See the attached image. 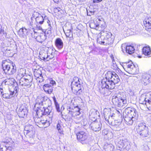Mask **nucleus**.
<instances>
[{"instance_id":"10","label":"nucleus","mask_w":151,"mask_h":151,"mask_svg":"<svg viewBox=\"0 0 151 151\" xmlns=\"http://www.w3.org/2000/svg\"><path fill=\"white\" fill-rule=\"evenodd\" d=\"M104 35L105 36L104 42L105 43V45H110L112 44L114 40L113 37L112 36V34L110 32L107 31L104 32Z\"/></svg>"},{"instance_id":"40","label":"nucleus","mask_w":151,"mask_h":151,"mask_svg":"<svg viewBox=\"0 0 151 151\" xmlns=\"http://www.w3.org/2000/svg\"><path fill=\"white\" fill-rule=\"evenodd\" d=\"M113 75V72H112L110 71L107 72V73L105 75L106 78L105 80H111Z\"/></svg>"},{"instance_id":"41","label":"nucleus","mask_w":151,"mask_h":151,"mask_svg":"<svg viewBox=\"0 0 151 151\" xmlns=\"http://www.w3.org/2000/svg\"><path fill=\"white\" fill-rule=\"evenodd\" d=\"M29 25L31 27H38L37 23H36L35 20H34L32 17H31L29 21Z\"/></svg>"},{"instance_id":"30","label":"nucleus","mask_w":151,"mask_h":151,"mask_svg":"<svg viewBox=\"0 0 151 151\" xmlns=\"http://www.w3.org/2000/svg\"><path fill=\"white\" fill-rule=\"evenodd\" d=\"M64 32L67 37L69 38V41L73 40V34L72 31L70 29L67 30Z\"/></svg>"},{"instance_id":"38","label":"nucleus","mask_w":151,"mask_h":151,"mask_svg":"<svg viewBox=\"0 0 151 151\" xmlns=\"http://www.w3.org/2000/svg\"><path fill=\"white\" fill-rule=\"evenodd\" d=\"M10 67L8 74L11 75L14 74L16 71V66L14 65L10 64Z\"/></svg>"},{"instance_id":"26","label":"nucleus","mask_w":151,"mask_h":151,"mask_svg":"<svg viewBox=\"0 0 151 151\" xmlns=\"http://www.w3.org/2000/svg\"><path fill=\"white\" fill-rule=\"evenodd\" d=\"M144 23L146 29H151V18L146 19Z\"/></svg>"},{"instance_id":"8","label":"nucleus","mask_w":151,"mask_h":151,"mask_svg":"<svg viewBox=\"0 0 151 151\" xmlns=\"http://www.w3.org/2000/svg\"><path fill=\"white\" fill-rule=\"evenodd\" d=\"M141 104H145L149 110H151V94L147 93L145 96H142L139 100Z\"/></svg>"},{"instance_id":"44","label":"nucleus","mask_w":151,"mask_h":151,"mask_svg":"<svg viewBox=\"0 0 151 151\" xmlns=\"http://www.w3.org/2000/svg\"><path fill=\"white\" fill-rule=\"evenodd\" d=\"M102 132L104 134L107 135L108 138L111 139L113 137L112 133L111 132H108V130L106 129L103 130Z\"/></svg>"},{"instance_id":"33","label":"nucleus","mask_w":151,"mask_h":151,"mask_svg":"<svg viewBox=\"0 0 151 151\" xmlns=\"http://www.w3.org/2000/svg\"><path fill=\"white\" fill-rule=\"evenodd\" d=\"M113 76L112 77L111 81H113L115 84L118 83L120 81V79L118 75L115 72H113Z\"/></svg>"},{"instance_id":"25","label":"nucleus","mask_w":151,"mask_h":151,"mask_svg":"<svg viewBox=\"0 0 151 151\" xmlns=\"http://www.w3.org/2000/svg\"><path fill=\"white\" fill-rule=\"evenodd\" d=\"M55 44L56 47L59 49L62 48L63 46V43L60 38H57L55 41Z\"/></svg>"},{"instance_id":"24","label":"nucleus","mask_w":151,"mask_h":151,"mask_svg":"<svg viewBox=\"0 0 151 151\" xmlns=\"http://www.w3.org/2000/svg\"><path fill=\"white\" fill-rule=\"evenodd\" d=\"M143 53L148 57H151V49L149 46L144 47L142 49Z\"/></svg>"},{"instance_id":"58","label":"nucleus","mask_w":151,"mask_h":151,"mask_svg":"<svg viewBox=\"0 0 151 151\" xmlns=\"http://www.w3.org/2000/svg\"><path fill=\"white\" fill-rule=\"evenodd\" d=\"M87 11V15L88 16H91V14H92L93 13V12H91L89 11V12H88L87 10H86Z\"/></svg>"},{"instance_id":"12","label":"nucleus","mask_w":151,"mask_h":151,"mask_svg":"<svg viewBox=\"0 0 151 151\" xmlns=\"http://www.w3.org/2000/svg\"><path fill=\"white\" fill-rule=\"evenodd\" d=\"M88 125L95 132L100 131L101 128L102 124L99 122H90L88 123Z\"/></svg>"},{"instance_id":"22","label":"nucleus","mask_w":151,"mask_h":151,"mask_svg":"<svg viewBox=\"0 0 151 151\" xmlns=\"http://www.w3.org/2000/svg\"><path fill=\"white\" fill-rule=\"evenodd\" d=\"M77 138L82 144L85 143V134L83 132H80L77 134Z\"/></svg>"},{"instance_id":"28","label":"nucleus","mask_w":151,"mask_h":151,"mask_svg":"<svg viewBox=\"0 0 151 151\" xmlns=\"http://www.w3.org/2000/svg\"><path fill=\"white\" fill-rule=\"evenodd\" d=\"M10 145L8 144H4V146L6 147V151H11L12 149H14L15 147V144L13 141H10Z\"/></svg>"},{"instance_id":"43","label":"nucleus","mask_w":151,"mask_h":151,"mask_svg":"<svg viewBox=\"0 0 151 151\" xmlns=\"http://www.w3.org/2000/svg\"><path fill=\"white\" fill-rule=\"evenodd\" d=\"M89 26L91 28L98 30L99 25V24H96L94 22H93L90 24Z\"/></svg>"},{"instance_id":"39","label":"nucleus","mask_w":151,"mask_h":151,"mask_svg":"<svg viewBox=\"0 0 151 151\" xmlns=\"http://www.w3.org/2000/svg\"><path fill=\"white\" fill-rule=\"evenodd\" d=\"M105 38L104 36H101L98 37L97 39V43L100 44L105 45V43L104 42Z\"/></svg>"},{"instance_id":"18","label":"nucleus","mask_w":151,"mask_h":151,"mask_svg":"<svg viewBox=\"0 0 151 151\" xmlns=\"http://www.w3.org/2000/svg\"><path fill=\"white\" fill-rule=\"evenodd\" d=\"M150 75L147 73H143L142 76L141 81L145 85L148 84L150 82Z\"/></svg>"},{"instance_id":"37","label":"nucleus","mask_w":151,"mask_h":151,"mask_svg":"<svg viewBox=\"0 0 151 151\" xmlns=\"http://www.w3.org/2000/svg\"><path fill=\"white\" fill-rule=\"evenodd\" d=\"M35 20L36 23H37V25H38V24H42L44 21L43 17L41 15L40 16V17H38L35 18Z\"/></svg>"},{"instance_id":"31","label":"nucleus","mask_w":151,"mask_h":151,"mask_svg":"<svg viewBox=\"0 0 151 151\" xmlns=\"http://www.w3.org/2000/svg\"><path fill=\"white\" fill-rule=\"evenodd\" d=\"M39 54V57L41 60H43L45 61H46L47 52L44 50H42L40 52Z\"/></svg>"},{"instance_id":"1","label":"nucleus","mask_w":151,"mask_h":151,"mask_svg":"<svg viewBox=\"0 0 151 151\" xmlns=\"http://www.w3.org/2000/svg\"><path fill=\"white\" fill-rule=\"evenodd\" d=\"M124 115L125 122L129 125H132L134 121L137 119L138 114L136 110L134 108L128 107L124 110Z\"/></svg>"},{"instance_id":"46","label":"nucleus","mask_w":151,"mask_h":151,"mask_svg":"<svg viewBox=\"0 0 151 151\" xmlns=\"http://www.w3.org/2000/svg\"><path fill=\"white\" fill-rule=\"evenodd\" d=\"M40 16H41V15L38 13V12H34L32 15V17L33 18L35 19V18L38 17H40Z\"/></svg>"},{"instance_id":"47","label":"nucleus","mask_w":151,"mask_h":151,"mask_svg":"<svg viewBox=\"0 0 151 151\" xmlns=\"http://www.w3.org/2000/svg\"><path fill=\"white\" fill-rule=\"evenodd\" d=\"M13 141L12 139L9 138H7L5 141L2 142L4 143V144H8L10 145L11 144L10 143V141Z\"/></svg>"},{"instance_id":"50","label":"nucleus","mask_w":151,"mask_h":151,"mask_svg":"<svg viewBox=\"0 0 151 151\" xmlns=\"http://www.w3.org/2000/svg\"><path fill=\"white\" fill-rule=\"evenodd\" d=\"M19 32H22V34H24L27 32V29L24 27H22L20 29L19 31Z\"/></svg>"},{"instance_id":"53","label":"nucleus","mask_w":151,"mask_h":151,"mask_svg":"<svg viewBox=\"0 0 151 151\" xmlns=\"http://www.w3.org/2000/svg\"><path fill=\"white\" fill-rule=\"evenodd\" d=\"M4 145L3 142H0V151H3V147Z\"/></svg>"},{"instance_id":"49","label":"nucleus","mask_w":151,"mask_h":151,"mask_svg":"<svg viewBox=\"0 0 151 151\" xmlns=\"http://www.w3.org/2000/svg\"><path fill=\"white\" fill-rule=\"evenodd\" d=\"M138 73V71L137 70L136 68L135 67V68H133L129 73L132 74H135L137 73Z\"/></svg>"},{"instance_id":"64","label":"nucleus","mask_w":151,"mask_h":151,"mask_svg":"<svg viewBox=\"0 0 151 151\" xmlns=\"http://www.w3.org/2000/svg\"><path fill=\"white\" fill-rule=\"evenodd\" d=\"M149 117L150 120L151 121V114L150 116H149Z\"/></svg>"},{"instance_id":"23","label":"nucleus","mask_w":151,"mask_h":151,"mask_svg":"<svg viewBox=\"0 0 151 151\" xmlns=\"http://www.w3.org/2000/svg\"><path fill=\"white\" fill-rule=\"evenodd\" d=\"M45 91L48 94H50L53 91L52 86L49 84H45L43 86Z\"/></svg>"},{"instance_id":"11","label":"nucleus","mask_w":151,"mask_h":151,"mask_svg":"<svg viewBox=\"0 0 151 151\" xmlns=\"http://www.w3.org/2000/svg\"><path fill=\"white\" fill-rule=\"evenodd\" d=\"M101 84H103V87H106L108 89H112L114 88L115 84L111 80H102Z\"/></svg>"},{"instance_id":"55","label":"nucleus","mask_w":151,"mask_h":151,"mask_svg":"<svg viewBox=\"0 0 151 151\" xmlns=\"http://www.w3.org/2000/svg\"><path fill=\"white\" fill-rule=\"evenodd\" d=\"M5 34V32L4 30L2 29V26L0 25V34Z\"/></svg>"},{"instance_id":"27","label":"nucleus","mask_w":151,"mask_h":151,"mask_svg":"<svg viewBox=\"0 0 151 151\" xmlns=\"http://www.w3.org/2000/svg\"><path fill=\"white\" fill-rule=\"evenodd\" d=\"M49 117L47 116H42V117H39L41 118L40 122L43 125L49 126L50 125L49 122L47 118Z\"/></svg>"},{"instance_id":"34","label":"nucleus","mask_w":151,"mask_h":151,"mask_svg":"<svg viewBox=\"0 0 151 151\" xmlns=\"http://www.w3.org/2000/svg\"><path fill=\"white\" fill-rule=\"evenodd\" d=\"M15 80L14 78H11L6 79L3 82L6 85H12L14 83Z\"/></svg>"},{"instance_id":"4","label":"nucleus","mask_w":151,"mask_h":151,"mask_svg":"<svg viewBox=\"0 0 151 151\" xmlns=\"http://www.w3.org/2000/svg\"><path fill=\"white\" fill-rule=\"evenodd\" d=\"M137 130L138 135L142 138L147 137L150 134L148 127L144 122L140 123L138 124Z\"/></svg>"},{"instance_id":"60","label":"nucleus","mask_w":151,"mask_h":151,"mask_svg":"<svg viewBox=\"0 0 151 151\" xmlns=\"http://www.w3.org/2000/svg\"><path fill=\"white\" fill-rule=\"evenodd\" d=\"M55 81H51L50 82V84L52 85V86L54 85V84H55Z\"/></svg>"},{"instance_id":"61","label":"nucleus","mask_w":151,"mask_h":151,"mask_svg":"<svg viewBox=\"0 0 151 151\" xmlns=\"http://www.w3.org/2000/svg\"><path fill=\"white\" fill-rule=\"evenodd\" d=\"M114 66L115 68H114L113 69H114L116 70L117 69V68H118V67L117 66V65L116 64H114Z\"/></svg>"},{"instance_id":"19","label":"nucleus","mask_w":151,"mask_h":151,"mask_svg":"<svg viewBox=\"0 0 151 151\" xmlns=\"http://www.w3.org/2000/svg\"><path fill=\"white\" fill-rule=\"evenodd\" d=\"M34 75L39 82H42L43 81L44 79L41 70H35L34 71Z\"/></svg>"},{"instance_id":"9","label":"nucleus","mask_w":151,"mask_h":151,"mask_svg":"<svg viewBox=\"0 0 151 151\" xmlns=\"http://www.w3.org/2000/svg\"><path fill=\"white\" fill-rule=\"evenodd\" d=\"M24 133L29 137L34 136L35 131L34 127L32 125H27L24 127Z\"/></svg>"},{"instance_id":"3","label":"nucleus","mask_w":151,"mask_h":151,"mask_svg":"<svg viewBox=\"0 0 151 151\" xmlns=\"http://www.w3.org/2000/svg\"><path fill=\"white\" fill-rule=\"evenodd\" d=\"M71 83V89L73 93L76 95L81 94L84 88L80 83L78 78L77 77H74Z\"/></svg>"},{"instance_id":"14","label":"nucleus","mask_w":151,"mask_h":151,"mask_svg":"<svg viewBox=\"0 0 151 151\" xmlns=\"http://www.w3.org/2000/svg\"><path fill=\"white\" fill-rule=\"evenodd\" d=\"M68 111H69L68 114L71 116L75 117L79 115L80 113V109L77 106L74 107V109L70 107L69 108Z\"/></svg>"},{"instance_id":"56","label":"nucleus","mask_w":151,"mask_h":151,"mask_svg":"<svg viewBox=\"0 0 151 151\" xmlns=\"http://www.w3.org/2000/svg\"><path fill=\"white\" fill-rule=\"evenodd\" d=\"M54 9V11L56 12H59L61 10V9L59 7L55 8Z\"/></svg>"},{"instance_id":"17","label":"nucleus","mask_w":151,"mask_h":151,"mask_svg":"<svg viewBox=\"0 0 151 151\" xmlns=\"http://www.w3.org/2000/svg\"><path fill=\"white\" fill-rule=\"evenodd\" d=\"M124 70L129 73L133 68H135V66L133 64H130L129 63H122L121 64Z\"/></svg>"},{"instance_id":"16","label":"nucleus","mask_w":151,"mask_h":151,"mask_svg":"<svg viewBox=\"0 0 151 151\" xmlns=\"http://www.w3.org/2000/svg\"><path fill=\"white\" fill-rule=\"evenodd\" d=\"M89 119L93 122L96 119L97 116H99V112L94 109H91L89 113Z\"/></svg>"},{"instance_id":"63","label":"nucleus","mask_w":151,"mask_h":151,"mask_svg":"<svg viewBox=\"0 0 151 151\" xmlns=\"http://www.w3.org/2000/svg\"><path fill=\"white\" fill-rule=\"evenodd\" d=\"M43 102H44V101H43V102L42 101L41 102L39 103V104L41 105L42 106H43Z\"/></svg>"},{"instance_id":"6","label":"nucleus","mask_w":151,"mask_h":151,"mask_svg":"<svg viewBox=\"0 0 151 151\" xmlns=\"http://www.w3.org/2000/svg\"><path fill=\"white\" fill-rule=\"evenodd\" d=\"M115 143L117 147L119 148V150L121 149H126V150L129 148V144L127 139L122 137L118 138L115 141Z\"/></svg>"},{"instance_id":"21","label":"nucleus","mask_w":151,"mask_h":151,"mask_svg":"<svg viewBox=\"0 0 151 151\" xmlns=\"http://www.w3.org/2000/svg\"><path fill=\"white\" fill-rule=\"evenodd\" d=\"M56 50L53 48H48L47 53V56L46 57V61H48L49 60L52 59L54 56Z\"/></svg>"},{"instance_id":"15","label":"nucleus","mask_w":151,"mask_h":151,"mask_svg":"<svg viewBox=\"0 0 151 151\" xmlns=\"http://www.w3.org/2000/svg\"><path fill=\"white\" fill-rule=\"evenodd\" d=\"M27 112V108L25 105L22 104L19 108L18 114L19 117H24Z\"/></svg>"},{"instance_id":"20","label":"nucleus","mask_w":151,"mask_h":151,"mask_svg":"<svg viewBox=\"0 0 151 151\" xmlns=\"http://www.w3.org/2000/svg\"><path fill=\"white\" fill-rule=\"evenodd\" d=\"M122 51L123 52V48L124 49L126 50V52L127 53L129 54H131L133 53L134 51V48L133 46L132 45H128L126 46L124 44H122L121 46Z\"/></svg>"},{"instance_id":"52","label":"nucleus","mask_w":151,"mask_h":151,"mask_svg":"<svg viewBox=\"0 0 151 151\" xmlns=\"http://www.w3.org/2000/svg\"><path fill=\"white\" fill-rule=\"evenodd\" d=\"M55 104V106L56 108L57 111L58 112H60V108L59 105L58 104V103Z\"/></svg>"},{"instance_id":"29","label":"nucleus","mask_w":151,"mask_h":151,"mask_svg":"<svg viewBox=\"0 0 151 151\" xmlns=\"http://www.w3.org/2000/svg\"><path fill=\"white\" fill-rule=\"evenodd\" d=\"M15 93L14 90L13 91H9L7 93H6L3 94L2 96L4 98L9 99L11 98L13 96Z\"/></svg>"},{"instance_id":"45","label":"nucleus","mask_w":151,"mask_h":151,"mask_svg":"<svg viewBox=\"0 0 151 151\" xmlns=\"http://www.w3.org/2000/svg\"><path fill=\"white\" fill-rule=\"evenodd\" d=\"M57 129L59 133L61 134H63V129L62 128L61 126H60V124H59V123L57 124Z\"/></svg>"},{"instance_id":"36","label":"nucleus","mask_w":151,"mask_h":151,"mask_svg":"<svg viewBox=\"0 0 151 151\" xmlns=\"http://www.w3.org/2000/svg\"><path fill=\"white\" fill-rule=\"evenodd\" d=\"M104 147L105 151H112L114 147L112 144H106Z\"/></svg>"},{"instance_id":"62","label":"nucleus","mask_w":151,"mask_h":151,"mask_svg":"<svg viewBox=\"0 0 151 151\" xmlns=\"http://www.w3.org/2000/svg\"><path fill=\"white\" fill-rule=\"evenodd\" d=\"M47 22L48 23V25L50 26V27H51L50 24V21L49 20H48Z\"/></svg>"},{"instance_id":"48","label":"nucleus","mask_w":151,"mask_h":151,"mask_svg":"<svg viewBox=\"0 0 151 151\" xmlns=\"http://www.w3.org/2000/svg\"><path fill=\"white\" fill-rule=\"evenodd\" d=\"M23 74L21 73H19L18 74H17L16 76V78L19 81V82L20 81V79L22 78H23Z\"/></svg>"},{"instance_id":"2","label":"nucleus","mask_w":151,"mask_h":151,"mask_svg":"<svg viewBox=\"0 0 151 151\" xmlns=\"http://www.w3.org/2000/svg\"><path fill=\"white\" fill-rule=\"evenodd\" d=\"M104 116L105 121L110 125L113 126H119L121 124L122 121L121 120H114L115 114H111L110 109H104Z\"/></svg>"},{"instance_id":"51","label":"nucleus","mask_w":151,"mask_h":151,"mask_svg":"<svg viewBox=\"0 0 151 151\" xmlns=\"http://www.w3.org/2000/svg\"><path fill=\"white\" fill-rule=\"evenodd\" d=\"M37 35V33L35 32L34 30V32L32 33V37L35 38L36 39H37V37L38 36Z\"/></svg>"},{"instance_id":"13","label":"nucleus","mask_w":151,"mask_h":151,"mask_svg":"<svg viewBox=\"0 0 151 151\" xmlns=\"http://www.w3.org/2000/svg\"><path fill=\"white\" fill-rule=\"evenodd\" d=\"M32 79L31 77L29 78H22L19 83L21 86L29 88L32 86Z\"/></svg>"},{"instance_id":"42","label":"nucleus","mask_w":151,"mask_h":151,"mask_svg":"<svg viewBox=\"0 0 151 151\" xmlns=\"http://www.w3.org/2000/svg\"><path fill=\"white\" fill-rule=\"evenodd\" d=\"M3 69L4 72L6 73L9 74V72L10 70V65H6L3 66L2 65Z\"/></svg>"},{"instance_id":"54","label":"nucleus","mask_w":151,"mask_h":151,"mask_svg":"<svg viewBox=\"0 0 151 151\" xmlns=\"http://www.w3.org/2000/svg\"><path fill=\"white\" fill-rule=\"evenodd\" d=\"M52 27H50V29H49L48 30H47L45 31V33L44 34H45L46 33V32L47 34H51V28H52Z\"/></svg>"},{"instance_id":"5","label":"nucleus","mask_w":151,"mask_h":151,"mask_svg":"<svg viewBox=\"0 0 151 151\" xmlns=\"http://www.w3.org/2000/svg\"><path fill=\"white\" fill-rule=\"evenodd\" d=\"M38 109L36 111V113L38 117H42V116H49L50 118H52L53 116V112L52 111V108L51 107L48 106L47 108H45L44 106L37 107Z\"/></svg>"},{"instance_id":"32","label":"nucleus","mask_w":151,"mask_h":151,"mask_svg":"<svg viewBox=\"0 0 151 151\" xmlns=\"http://www.w3.org/2000/svg\"><path fill=\"white\" fill-rule=\"evenodd\" d=\"M46 37L45 34L43 33L41 34L40 35L37 37V41L40 43H42L45 40Z\"/></svg>"},{"instance_id":"59","label":"nucleus","mask_w":151,"mask_h":151,"mask_svg":"<svg viewBox=\"0 0 151 151\" xmlns=\"http://www.w3.org/2000/svg\"><path fill=\"white\" fill-rule=\"evenodd\" d=\"M52 98H53V101H54V102L55 104L58 103L57 102L56 99L55 97V96L53 97Z\"/></svg>"},{"instance_id":"57","label":"nucleus","mask_w":151,"mask_h":151,"mask_svg":"<svg viewBox=\"0 0 151 151\" xmlns=\"http://www.w3.org/2000/svg\"><path fill=\"white\" fill-rule=\"evenodd\" d=\"M93 3H98L101 2L102 0H92Z\"/></svg>"},{"instance_id":"7","label":"nucleus","mask_w":151,"mask_h":151,"mask_svg":"<svg viewBox=\"0 0 151 151\" xmlns=\"http://www.w3.org/2000/svg\"><path fill=\"white\" fill-rule=\"evenodd\" d=\"M112 101L115 106L119 107H122L124 104L127 103L126 96L124 95L123 97L113 96Z\"/></svg>"},{"instance_id":"35","label":"nucleus","mask_w":151,"mask_h":151,"mask_svg":"<svg viewBox=\"0 0 151 151\" xmlns=\"http://www.w3.org/2000/svg\"><path fill=\"white\" fill-rule=\"evenodd\" d=\"M106 87H103V84H101V87L99 88V91L101 94L106 95L107 92L108 91Z\"/></svg>"}]
</instances>
